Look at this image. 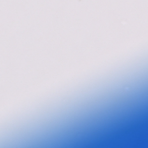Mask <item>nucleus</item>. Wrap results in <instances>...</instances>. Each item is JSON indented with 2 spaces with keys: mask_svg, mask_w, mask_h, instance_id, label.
<instances>
[{
  "mask_svg": "<svg viewBox=\"0 0 148 148\" xmlns=\"http://www.w3.org/2000/svg\"><path fill=\"white\" fill-rule=\"evenodd\" d=\"M146 148H148V119L147 115L146 121Z\"/></svg>",
  "mask_w": 148,
  "mask_h": 148,
  "instance_id": "f257e3e1",
  "label": "nucleus"
}]
</instances>
